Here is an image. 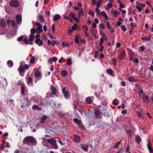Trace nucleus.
Instances as JSON below:
<instances>
[{"mask_svg": "<svg viewBox=\"0 0 153 153\" xmlns=\"http://www.w3.org/2000/svg\"><path fill=\"white\" fill-rule=\"evenodd\" d=\"M0 25L2 27H4L6 26V23L4 20H1L0 22Z\"/></svg>", "mask_w": 153, "mask_h": 153, "instance_id": "cd10ccee", "label": "nucleus"}, {"mask_svg": "<svg viewBox=\"0 0 153 153\" xmlns=\"http://www.w3.org/2000/svg\"><path fill=\"white\" fill-rule=\"evenodd\" d=\"M62 45L63 47H65L68 46L69 45V44L68 43H65L64 42H63L62 44Z\"/></svg>", "mask_w": 153, "mask_h": 153, "instance_id": "0e129e2a", "label": "nucleus"}, {"mask_svg": "<svg viewBox=\"0 0 153 153\" xmlns=\"http://www.w3.org/2000/svg\"><path fill=\"white\" fill-rule=\"evenodd\" d=\"M74 121L75 123H77V124H80L81 122H80L79 120L77 118H74Z\"/></svg>", "mask_w": 153, "mask_h": 153, "instance_id": "e433bc0d", "label": "nucleus"}, {"mask_svg": "<svg viewBox=\"0 0 153 153\" xmlns=\"http://www.w3.org/2000/svg\"><path fill=\"white\" fill-rule=\"evenodd\" d=\"M121 85L123 87H125L126 85V83L125 81H122L121 82Z\"/></svg>", "mask_w": 153, "mask_h": 153, "instance_id": "5fc2aeb1", "label": "nucleus"}, {"mask_svg": "<svg viewBox=\"0 0 153 153\" xmlns=\"http://www.w3.org/2000/svg\"><path fill=\"white\" fill-rule=\"evenodd\" d=\"M11 25L12 27H15L16 26L15 22L13 21H11Z\"/></svg>", "mask_w": 153, "mask_h": 153, "instance_id": "052dcab7", "label": "nucleus"}, {"mask_svg": "<svg viewBox=\"0 0 153 153\" xmlns=\"http://www.w3.org/2000/svg\"><path fill=\"white\" fill-rule=\"evenodd\" d=\"M79 37L77 35L76 36L75 42L77 44H78L79 43Z\"/></svg>", "mask_w": 153, "mask_h": 153, "instance_id": "72a5a7b5", "label": "nucleus"}, {"mask_svg": "<svg viewBox=\"0 0 153 153\" xmlns=\"http://www.w3.org/2000/svg\"><path fill=\"white\" fill-rule=\"evenodd\" d=\"M65 139L64 138L62 139V140H59L58 142L60 144L61 146H64L65 143Z\"/></svg>", "mask_w": 153, "mask_h": 153, "instance_id": "a878e982", "label": "nucleus"}, {"mask_svg": "<svg viewBox=\"0 0 153 153\" xmlns=\"http://www.w3.org/2000/svg\"><path fill=\"white\" fill-rule=\"evenodd\" d=\"M61 75L64 77H65L67 75V72L66 71H63L61 72Z\"/></svg>", "mask_w": 153, "mask_h": 153, "instance_id": "c9c22d12", "label": "nucleus"}, {"mask_svg": "<svg viewBox=\"0 0 153 153\" xmlns=\"http://www.w3.org/2000/svg\"><path fill=\"white\" fill-rule=\"evenodd\" d=\"M136 8L137 10H138L139 12H141L142 10V8L141 7L138 5H137L136 6Z\"/></svg>", "mask_w": 153, "mask_h": 153, "instance_id": "a19ab883", "label": "nucleus"}, {"mask_svg": "<svg viewBox=\"0 0 153 153\" xmlns=\"http://www.w3.org/2000/svg\"><path fill=\"white\" fill-rule=\"evenodd\" d=\"M147 147L149 153H153V149L152 147V144L149 140L148 141Z\"/></svg>", "mask_w": 153, "mask_h": 153, "instance_id": "423d86ee", "label": "nucleus"}, {"mask_svg": "<svg viewBox=\"0 0 153 153\" xmlns=\"http://www.w3.org/2000/svg\"><path fill=\"white\" fill-rule=\"evenodd\" d=\"M88 14L91 15V16L94 17V12L90 10L88 12Z\"/></svg>", "mask_w": 153, "mask_h": 153, "instance_id": "58836bf2", "label": "nucleus"}, {"mask_svg": "<svg viewBox=\"0 0 153 153\" xmlns=\"http://www.w3.org/2000/svg\"><path fill=\"white\" fill-rule=\"evenodd\" d=\"M35 42L36 44H38L39 46H40L42 44L43 41L42 40H41L39 38H38L36 39Z\"/></svg>", "mask_w": 153, "mask_h": 153, "instance_id": "2eb2a0df", "label": "nucleus"}, {"mask_svg": "<svg viewBox=\"0 0 153 153\" xmlns=\"http://www.w3.org/2000/svg\"><path fill=\"white\" fill-rule=\"evenodd\" d=\"M113 3L112 2H109L107 5V6L110 8H112L113 7L112 6Z\"/></svg>", "mask_w": 153, "mask_h": 153, "instance_id": "8fccbe9b", "label": "nucleus"}, {"mask_svg": "<svg viewBox=\"0 0 153 153\" xmlns=\"http://www.w3.org/2000/svg\"><path fill=\"white\" fill-rule=\"evenodd\" d=\"M35 76L36 79H35V82L37 83L38 81L41 80L42 77V74L40 71H36L35 72Z\"/></svg>", "mask_w": 153, "mask_h": 153, "instance_id": "f03ea898", "label": "nucleus"}, {"mask_svg": "<svg viewBox=\"0 0 153 153\" xmlns=\"http://www.w3.org/2000/svg\"><path fill=\"white\" fill-rule=\"evenodd\" d=\"M35 61V59L34 57H33L31 58V59L30 61V62L31 63L33 64L34 63Z\"/></svg>", "mask_w": 153, "mask_h": 153, "instance_id": "ea45409f", "label": "nucleus"}, {"mask_svg": "<svg viewBox=\"0 0 153 153\" xmlns=\"http://www.w3.org/2000/svg\"><path fill=\"white\" fill-rule=\"evenodd\" d=\"M16 19L18 24H20L22 21V16L18 14L16 16Z\"/></svg>", "mask_w": 153, "mask_h": 153, "instance_id": "4468645a", "label": "nucleus"}, {"mask_svg": "<svg viewBox=\"0 0 153 153\" xmlns=\"http://www.w3.org/2000/svg\"><path fill=\"white\" fill-rule=\"evenodd\" d=\"M88 144H82L81 145V149L86 152L88 151Z\"/></svg>", "mask_w": 153, "mask_h": 153, "instance_id": "6e6552de", "label": "nucleus"}, {"mask_svg": "<svg viewBox=\"0 0 153 153\" xmlns=\"http://www.w3.org/2000/svg\"><path fill=\"white\" fill-rule=\"evenodd\" d=\"M97 7L99 8L101 4L100 1H98L96 4Z\"/></svg>", "mask_w": 153, "mask_h": 153, "instance_id": "6e6d98bb", "label": "nucleus"}, {"mask_svg": "<svg viewBox=\"0 0 153 153\" xmlns=\"http://www.w3.org/2000/svg\"><path fill=\"white\" fill-rule=\"evenodd\" d=\"M47 141L49 143L51 144L53 146H54L55 148L57 149V146L56 144V142L53 140L52 139H48L47 140Z\"/></svg>", "mask_w": 153, "mask_h": 153, "instance_id": "ddd939ff", "label": "nucleus"}, {"mask_svg": "<svg viewBox=\"0 0 153 153\" xmlns=\"http://www.w3.org/2000/svg\"><path fill=\"white\" fill-rule=\"evenodd\" d=\"M120 144V141H118L115 144L114 146V148H118L119 145Z\"/></svg>", "mask_w": 153, "mask_h": 153, "instance_id": "49530a36", "label": "nucleus"}, {"mask_svg": "<svg viewBox=\"0 0 153 153\" xmlns=\"http://www.w3.org/2000/svg\"><path fill=\"white\" fill-rule=\"evenodd\" d=\"M35 139L32 136H27L25 137L23 140V143L24 144H28L29 143H34Z\"/></svg>", "mask_w": 153, "mask_h": 153, "instance_id": "f257e3e1", "label": "nucleus"}, {"mask_svg": "<svg viewBox=\"0 0 153 153\" xmlns=\"http://www.w3.org/2000/svg\"><path fill=\"white\" fill-rule=\"evenodd\" d=\"M95 115L96 117L97 118H100L101 117L99 116L100 115V112L98 111H96L95 112Z\"/></svg>", "mask_w": 153, "mask_h": 153, "instance_id": "c85d7f7f", "label": "nucleus"}, {"mask_svg": "<svg viewBox=\"0 0 153 153\" xmlns=\"http://www.w3.org/2000/svg\"><path fill=\"white\" fill-rule=\"evenodd\" d=\"M73 141L76 143H79L80 140V138L78 135H75L73 136Z\"/></svg>", "mask_w": 153, "mask_h": 153, "instance_id": "0eeeda50", "label": "nucleus"}, {"mask_svg": "<svg viewBox=\"0 0 153 153\" xmlns=\"http://www.w3.org/2000/svg\"><path fill=\"white\" fill-rule=\"evenodd\" d=\"M36 32V30L34 29H31L30 30V33H31V34H33L35 33Z\"/></svg>", "mask_w": 153, "mask_h": 153, "instance_id": "4d7b16f0", "label": "nucleus"}, {"mask_svg": "<svg viewBox=\"0 0 153 153\" xmlns=\"http://www.w3.org/2000/svg\"><path fill=\"white\" fill-rule=\"evenodd\" d=\"M28 82L30 83H31L32 81V77H30L28 78Z\"/></svg>", "mask_w": 153, "mask_h": 153, "instance_id": "3c124183", "label": "nucleus"}, {"mask_svg": "<svg viewBox=\"0 0 153 153\" xmlns=\"http://www.w3.org/2000/svg\"><path fill=\"white\" fill-rule=\"evenodd\" d=\"M11 22V21L10 20H8L7 21V23L8 26L10 27V23Z\"/></svg>", "mask_w": 153, "mask_h": 153, "instance_id": "e2e57ef3", "label": "nucleus"}, {"mask_svg": "<svg viewBox=\"0 0 153 153\" xmlns=\"http://www.w3.org/2000/svg\"><path fill=\"white\" fill-rule=\"evenodd\" d=\"M23 41L25 42L27 45L30 44V45H32L33 44L32 41H29V42H28L27 39V37H25V39H24V40H23Z\"/></svg>", "mask_w": 153, "mask_h": 153, "instance_id": "a211bd4d", "label": "nucleus"}, {"mask_svg": "<svg viewBox=\"0 0 153 153\" xmlns=\"http://www.w3.org/2000/svg\"><path fill=\"white\" fill-rule=\"evenodd\" d=\"M143 100L144 102H145L146 103H148L150 102L149 97L148 95L145 96L144 95L142 97Z\"/></svg>", "mask_w": 153, "mask_h": 153, "instance_id": "9b49d317", "label": "nucleus"}, {"mask_svg": "<svg viewBox=\"0 0 153 153\" xmlns=\"http://www.w3.org/2000/svg\"><path fill=\"white\" fill-rule=\"evenodd\" d=\"M86 101L88 104H90L92 102V100L91 97H89L86 98Z\"/></svg>", "mask_w": 153, "mask_h": 153, "instance_id": "bb28decb", "label": "nucleus"}, {"mask_svg": "<svg viewBox=\"0 0 153 153\" xmlns=\"http://www.w3.org/2000/svg\"><path fill=\"white\" fill-rule=\"evenodd\" d=\"M127 134L130 136V137H131L132 135L133 134V133L131 129H128L127 130L126 132Z\"/></svg>", "mask_w": 153, "mask_h": 153, "instance_id": "393cba45", "label": "nucleus"}, {"mask_svg": "<svg viewBox=\"0 0 153 153\" xmlns=\"http://www.w3.org/2000/svg\"><path fill=\"white\" fill-rule=\"evenodd\" d=\"M117 99L114 100L112 102L113 105H117L118 104V103L117 102Z\"/></svg>", "mask_w": 153, "mask_h": 153, "instance_id": "4c0bfd02", "label": "nucleus"}, {"mask_svg": "<svg viewBox=\"0 0 153 153\" xmlns=\"http://www.w3.org/2000/svg\"><path fill=\"white\" fill-rule=\"evenodd\" d=\"M7 65L10 68H11L13 66V62L12 60H9L7 62Z\"/></svg>", "mask_w": 153, "mask_h": 153, "instance_id": "412c9836", "label": "nucleus"}, {"mask_svg": "<svg viewBox=\"0 0 153 153\" xmlns=\"http://www.w3.org/2000/svg\"><path fill=\"white\" fill-rule=\"evenodd\" d=\"M151 36L150 35H149L148 37H142L141 38V39L143 40H145L146 41H149L151 39Z\"/></svg>", "mask_w": 153, "mask_h": 153, "instance_id": "5701e85b", "label": "nucleus"}, {"mask_svg": "<svg viewBox=\"0 0 153 153\" xmlns=\"http://www.w3.org/2000/svg\"><path fill=\"white\" fill-rule=\"evenodd\" d=\"M19 4V2L17 0H12L10 1V5L11 6L16 7H18Z\"/></svg>", "mask_w": 153, "mask_h": 153, "instance_id": "20e7f679", "label": "nucleus"}, {"mask_svg": "<svg viewBox=\"0 0 153 153\" xmlns=\"http://www.w3.org/2000/svg\"><path fill=\"white\" fill-rule=\"evenodd\" d=\"M67 64L68 65H70L71 64V62L70 59H68L67 62Z\"/></svg>", "mask_w": 153, "mask_h": 153, "instance_id": "13d9d810", "label": "nucleus"}, {"mask_svg": "<svg viewBox=\"0 0 153 153\" xmlns=\"http://www.w3.org/2000/svg\"><path fill=\"white\" fill-rule=\"evenodd\" d=\"M99 27L100 29L104 30L105 29L104 25L102 23H100L99 25Z\"/></svg>", "mask_w": 153, "mask_h": 153, "instance_id": "c03bdc74", "label": "nucleus"}, {"mask_svg": "<svg viewBox=\"0 0 153 153\" xmlns=\"http://www.w3.org/2000/svg\"><path fill=\"white\" fill-rule=\"evenodd\" d=\"M82 29L83 30H85V31L87 32L88 30L87 27L85 25H83L82 26Z\"/></svg>", "mask_w": 153, "mask_h": 153, "instance_id": "a18cd8bd", "label": "nucleus"}, {"mask_svg": "<svg viewBox=\"0 0 153 153\" xmlns=\"http://www.w3.org/2000/svg\"><path fill=\"white\" fill-rule=\"evenodd\" d=\"M131 26L132 28H133L134 27H136V25H134V23H132V22L131 23Z\"/></svg>", "mask_w": 153, "mask_h": 153, "instance_id": "774afa93", "label": "nucleus"}, {"mask_svg": "<svg viewBox=\"0 0 153 153\" xmlns=\"http://www.w3.org/2000/svg\"><path fill=\"white\" fill-rule=\"evenodd\" d=\"M78 127L79 128L81 129H84V126L81 123L79 124Z\"/></svg>", "mask_w": 153, "mask_h": 153, "instance_id": "bf43d9fd", "label": "nucleus"}, {"mask_svg": "<svg viewBox=\"0 0 153 153\" xmlns=\"http://www.w3.org/2000/svg\"><path fill=\"white\" fill-rule=\"evenodd\" d=\"M25 37H26V36L25 35H21L20 37L17 38V40L18 42L21 41L23 38H25Z\"/></svg>", "mask_w": 153, "mask_h": 153, "instance_id": "c756f323", "label": "nucleus"}, {"mask_svg": "<svg viewBox=\"0 0 153 153\" xmlns=\"http://www.w3.org/2000/svg\"><path fill=\"white\" fill-rule=\"evenodd\" d=\"M127 79L130 82H131L132 81H136V80L134 79L133 77L132 76L129 77H128Z\"/></svg>", "mask_w": 153, "mask_h": 153, "instance_id": "473e14b6", "label": "nucleus"}, {"mask_svg": "<svg viewBox=\"0 0 153 153\" xmlns=\"http://www.w3.org/2000/svg\"><path fill=\"white\" fill-rule=\"evenodd\" d=\"M48 118V117L46 115H44L43 117H42L41 118L40 123H45V120Z\"/></svg>", "mask_w": 153, "mask_h": 153, "instance_id": "f3484780", "label": "nucleus"}, {"mask_svg": "<svg viewBox=\"0 0 153 153\" xmlns=\"http://www.w3.org/2000/svg\"><path fill=\"white\" fill-rule=\"evenodd\" d=\"M58 116L60 117H64V114L63 113L60 112L58 113Z\"/></svg>", "mask_w": 153, "mask_h": 153, "instance_id": "09e8293b", "label": "nucleus"}, {"mask_svg": "<svg viewBox=\"0 0 153 153\" xmlns=\"http://www.w3.org/2000/svg\"><path fill=\"white\" fill-rule=\"evenodd\" d=\"M112 63L114 66H117L116 60L115 58H114L112 60Z\"/></svg>", "mask_w": 153, "mask_h": 153, "instance_id": "603ef678", "label": "nucleus"}, {"mask_svg": "<svg viewBox=\"0 0 153 153\" xmlns=\"http://www.w3.org/2000/svg\"><path fill=\"white\" fill-rule=\"evenodd\" d=\"M121 28L122 30L124 31L125 32L126 30V27L124 25H121Z\"/></svg>", "mask_w": 153, "mask_h": 153, "instance_id": "de8ad7c7", "label": "nucleus"}, {"mask_svg": "<svg viewBox=\"0 0 153 153\" xmlns=\"http://www.w3.org/2000/svg\"><path fill=\"white\" fill-rule=\"evenodd\" d=\"M18 70L20 73L24 72L25 71V69L23 66H20L18 68Z\"/></svg>", "mask_w": 153, "mask_h": 153, "instance_id": "aec40b11", "label": "nucleus"}, {"mask_svg": "<svg viewBox=\"0 0 153 153\" xmlns=\"http://www.w3.org/2000/svg\"><path fill=\"white\" fill-rule=\"evenodd\" d=\"M39 18L41 23H43L44 22V18L42 15H39Z\"/></svg>", "mask_w": 153, "mask_h": 153, "instance_id": "7c9ffc66", "label": "nucleus"}, {"mask_svg": "<svg viewBox=\"0 0 153 153\" xmlns=\"http://www.w3.org/2000/svg\"><path fill=\"white\" fill-rule=\"evenodd\" d=\"M32 108L33 110H40L41 109V108H39L38 106L36 105H33L32 106Z\"/></svg>", "mask_w": 153, "mask_h": 153, "instance_id": "4be33fe9", "label": "nucleus"}, {"mask_svg": "<svg viewBox=\"0 0 153 153\" xmlns=\"http://www.w3.org/2000/svg\"><path fill=\"white\" fill-rule=\"evenodd\" d=\"M135 140L137 143L138 144L140 143L141 141V139L140 137L138 135H137L135 137Z\"/></svg>", "mask_w": 153, "mask_h": 153, "instance_id": "dca6fc26", "label": "nucleus"}, {"mask_svg": "<svg viewBox=\"0 0 153 153\" xmlns=\"http://www.w3.org/2000/svg\"><path fill=\"white\" fill-rule=\"evenodd\" d=\"M98 53H99V52L98 51H95L94 54V57L96 59L97 58Z\"/></svg>", "mask_w": 153, "mask_h": 153, "instance_id": "864d4df0", "label": "nucleus"}, {"mask_svg": "<svg viewBox=\"0 0 153 153\" xmlns=\"http://www.w3.org/2000/svg\"><path fill=\"white\" fill-rule=\"evenodd\" d=\"M51 60L54 62L56 61L57 60V58L56 57H54L50 58Z\"/></svg>", "mask_w": 153, "mask_h": 153, "instance_id": "338daca9", "label": "nucleus"}, {"mask_svg": "<svg viewBox=\"0 0 153 153\" xmlns=\"http://www.w3.org/2000/svg\"><path fill=\"white\" fill-rule=\"evenodd\" d=\"M28 98H26V97H23L22 99L21 100V107H22V106L25 105H27Z\"/></svg>", "mask_w": 153, "mask_h": 153, "instance_id": "39448f33", "label": "nucleus"}, {"mask_svg": "<svg viewBox=\"0 0 153 153\" xmlns=\"http://www.w3.org/2000/svg\"><path fill=\"white\" fill-rule=\"evenodd\" d=\"M140 49L141 50V52H143L145 50V48L143 46H141L140 47Z\"/></svg>", "mask_w": 153, "mask_h": 153, "instance_id": "680f3d73", "label": "nucleus"}, {"mask_svg": "<svg viewBox=\"0 0 153 153\" xmlns=\"http://www.w3.org/2000/svg\"><path fill=\"white\" fill-rule=\"evenodd\" d=\"M19 83H21L20 92L21 94V97H22V96L25 95V85L24 84L22 83L21 82H19L18 84V85H20Z\"/></svg>", "mask_w": 153, "mask_h": 153, "instance_id": "7ed1b4c3", "label": "nucleus"}, {"mask_svg": "<svg viewBox=\"0 0 153 153\" xmlns=\"http://www.w3.org/2000/svg\"><path fill=\"white\" fill-rule=\"evenodd\" d=\"M63 17L64 19H68L70 22H72V21L71 19V18L70 17H68L67 16H64Z\"/></svg>", "mask_w": 153, "mask_h": 153, "instance_id": "79ce46f5", "label": "nucleus"}, {"mask_svg": "<svg viewBox=\"0 0 153 153\" xmlns=\"http://www.w3.org/2000/svg\"><path fill=\"white\" fill-rule=\"evenodd\" d=\"M37 33H39L42 32L43 31L42 29V26L38 27L37 28Z\"/></svg>", "mask_w": 153, "mask_h": 153, "instance_id": "2f4dec72", "label": "nucleus"}, {"mask_svg": "<svg viewBox=\"0 0 153 153\" xmlns=\"http://www.w3.org/2000/svg\"><path fill=\"white\" fill-rule=\"evenodd\" d=\"M77 25L76 23H75L74 25L72 27V29L74 30H76L77 29Z\"/></svg>", "mask_w": 153, "mask_h": 153, "instance_id": "f704fd0d", "label": "nucleus"}, {"mask_svg": "<svg viewBox=\"0 0 153 153\" xmlns=\"http://www.w3.org/2000/svg\"><path fill=\"white\" fill-rule=\"evenodd\" d=\"M50 89L51 91L52 94H53L55 95L56 92V89L53 86H52L50 88Z\"/></svg>", "mask_w": 153, "mask_h": 153, "instance_id": "6ab92c4d", "label": "nucleus"}, {"mask_svg": "<svg viewBox=\"0 0 153 153\" xmlns=\"http://www.w3.org/2000/svg\"><path fill=\"white\" fill-rule=\"evenodd\" d=\"M53 20L54 21H56L57 20V14L55 15L54 17Z\"/></svg>", "mask_w": 153, "mask_h": 153, "instance_id": "69168bd1", "label": "nucleus"}, {"mask_svg": "<svg viewBox=\"0 0 153 153\" xmlns=\"http://www.w3.org/2000/svg\"><path fill=\"white\" fill-rule=\"evenodd\" d=\"M30 37L28 41H33L34 40L35 38V36L34 34H30Z\"/></svg>", "mask_w": 153, "mask_h": 153, "instance_id": "b1692460", "label": "nucleus"}, {"mask_svg": "<svg viewBox=\"0 0 153 153\" xmlns=\"http://www.w3.org/2000/svg\"><path fill=\"white\" fill-rule=\"evenodd\" d=\"M63 94H64L65 97L66 98H68L69 97V94L68 91L65 90V88H64L62 89Z\"/></svg>", "mask_w": 153, "mask_h": 153, "instance_id": "f8f14e48", "label": "nucleus"}, {"mask_svg": "<svg viewBox=\"0 0 153 153\" xmlns=\"http://www.w3.org/2000/svg\"><path fill=\"white\" fill-rule=\"evenodd\" d=\"M69 16V17H70L71 18H74L75 15L73 13H70L68 15Z\"/></svg>", "mask_w": 153, "mask_h": 153, "instance_id": "37998d69", "label": "nucleus"}, {"mask_svg": "<svg viewBox=\"0 0 153 153\" xmlns=\"http://www.w3.org/2000/svg\"><path fill=\"white\" fill-rule=\"evenodd\" d=\"M106 72L110 75L111 76H115L114 71L111 68L108 69L106 70Z\"/></svg>", "mask_w": 153, "mask_h": 153, "instance_id": "1a4fd4ad", "label": "nucleus"}, {"mask_svg": "<svg viewBox=\"0 0 153 153\" xmlns=\"http://www.w3.org/2000/svg\"><path fill=\"white\" fill-rule=\"evenodd\" d=\"M126 56V51L124 50H123L120 54L119 59L121 60H123Z\"/></svg>", "mask_w": 153, "mask_h": 153, "instance_id": "9d476101", "label": "nucleus"}]
</instances>
